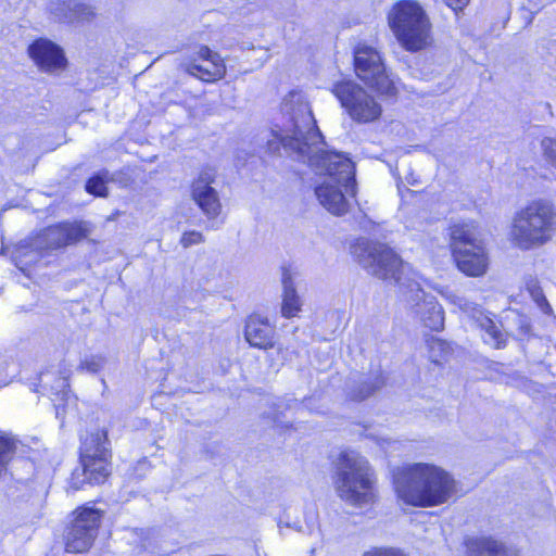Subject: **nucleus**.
<instances>
[{
    "label": "nucleus",
    "mask_w": 556,
    "mask_h": 556,
    "mask_svg": "<svg viewBox=\"0 0 556 556\" xmlns=\"http://www.w3.org/2000/svg\"><path fill=\"white\" fill-rule=\"evenodd\" d=\"M397 497L415 507L447 503L457 492V482L444 468L431 463H412L392 470Z\"/></svg>",
    "instance_id": "1"
},
{
    "label": "nucleus",
    "mask_w": 556,
    "mask_h": 556,
    "mask_svg": "<svg viewBox=\"0 0 556 556\" xmlns=\"http://www.w3.org/2000/svg\"><path fill=\"white\" fill-rule=\"evenodd\" d=\"M281 110L288 119L285 134L274 135V138L267 141V150L275 154L282 147L299 161L309 165V156L323 152L324 142L308 102L302 92L291 91L283 99Z\"/></svg>",
    "instance_id": "2"
},
{
    "label": "nucleus",
    "mask_w": 556,
    "mask_h": 556,
    "mask_svg": "<svg viewBox=\"0 0 556 556\" xmlns=\"http://www.w3.org/2000/svg\"><path fill=\"white\" fill-rule=\"evenodd\" d=\"M309 167L317 174L327 175L315 188L319 203L331 214L342 216L350 210L348 197H355V170L346 156L323 149L318 155L309 156Z\"/></svg>",
    "instance_id": "3"
},
{
    "label": "nucleus",
    "mask_w": 556,
    "mask_h": 556,
    "mask_svg": "<svg viewBox=\"0 0 556 556\" xmlns=\"http://www.w3.org/2000/svg\"><path fill=\"white\" fill-rule=\"evenodd\" d=\"M334 489L344 502L363 506L375 502L376 476L368 460L359 453H341L336 468Z\"/></svg>",
    "instance_id": "4"
},
{
    "label": "nucleus",
    "mask_w": 556,
    "mask_h": 556,
    "mask_svg": "<svg viewBox=\"0 0 556 556\" xmlns=\"http://www.w3.org/2000/svg\"><path fill=\"white\" fill-rule=\"evenodd\" d=\"M388 22L399 43L406 51L417 52L432 45V24L417 1L396 2L388 14Z\"/></svg>",
    "instance_id": "5"
},
{
    "label": "nucleus",
    "mask_w": 556,
    "mask_h": 556,
    "mask_svg": "<svg viewBox=\"0 0 556 556\" xmlns=\"http://www.w3.org/2000/svg\"><path fill=\"white\" fill-rule=\"evenodd\" d=\"M555 226L551 205L532 202L516 214L510 229L511 242L521 250H530L546 243Z\"/></svg>",
    "instance_id": "6"
},
{
    "label": "nucleus",
    "mask_w": 556,
    "mask_h": 556,
    "mask_svg": "<svg viewBox=\"0 0 556 556\" xmlns=\"http://www.w3.org/2000/svg\"><path fill=\"white\" fill-rule=\"evenodd\" d=\"M110 458L108 432L97 430L88 434L80 446V467L72 472L70 486L79 490L86 483H103L110 475Z\"/></svg>",
    "instance_id": "7"
},
{
    "label": "nucleus",
    "mask_w": 556,
    "mask_h": 556,
    "mask_svg": "<svg viewBox=\"0 0 556 556\" xmlns=\"http://www.w3.org/2000/svg\"><path fill=\"white\" fill-rule=\"evenodd\" d=\"M351 253L370 275L394 280L401 286L406 285L404 274L409 270V266L387 245L362 238L351 247Z\"/></svg>",
    "instance_id": "8"
},
{
    "label": "nucleus",
    "mask_w": 556,
    "mask_h": 556,
    "mask_svg": "<svg viewBox=\"0 0 556 556\" xmlns=\"http://www.w3.org/2000/svg\"><path fill=\"white\" fill-rule=\"evenodd\" d=\"M331 91L351 119L358 124L374 123L382 115L381 104L353 79L336 81Z\"/></svg>",
    "instance_id": "9"
},
{
    "label": "nucleus",
    "mask_w": 556,
    "mask_h": 556,
    "mask_svg": "<svg viewBox=\"0 0 556 556\" xmlns=\"http://www.w3.org/2000/svg\"><path fill=\"white\" fill-rule=\"evenodd\" d=\"M354 66L358 78L376 92L386 97L396 96V83L387 72L376 48L359 43L354 50Z\"/></svg>",
    "instance_id": "10"
},
{
    "label": "nucleus",
    "mask_w": 556,
    "mask_h": 556,
    "mask_svg": "<svg viewBox=\"0 0 556 556\" xmlns=\"http://www.w3.org/2000/svg\"><path fill=\"white\" fill-rule=\"evenodd\" d=\"M72 520L65 532V549L68 553L88 551L99 531L103 513L93 506H81L72 514Z\"/></svg>",
    "instance_id": "11"
},
{
    "label": "nucleus",
    "mask_w": 556,
    "mask_h": 556,
    "mask_svg": "<svg viewBox=\"0 0 556 556\" xmlns=\"http://www.w3.org/2000/svg\"><path fill=\"white\" fill-rule=\"evenodd\" d=\"M412 313L430 330L439 331L444 325V311L433 295L426 294L419 283H407Z\"/></svg>",
    "instance_id": "12"
},
{
    "label": "nucleus",
    "mask_w": 556,
    "mask_h": 556,
    "mask_svg": "<svg viewBox=\"0 0 556 556\" xmlns=\"http://www.w3.org/2000/svg\"><path fill=\"white\" fill-rule=\"evenodd\" d=\"M92 225L85 220L64 222L47 228L37 236V247L56 249L76 244L92 232Z\"/></svg>",
    "instance_id": "13"
},
{
    "label": "nucleus",
    "mask_w": 556,
    "mask_h": 556,
    "mask_svg": "<svg viewBox=\"0 0 556 556\" xmlns=\"http://www.w3.org/2000/svg\"><path fill=\"white\" fill-rule=\"evenodd\" d=\"M215 177L214 169L204 168L191 186V197L207 218L217 217L222 211L218 192L212 187Z\"/></svg>",
    "instance_id": "14"
},
{
    "label": "nucleus",
    "mask_w": 556,
    "mask_h": 556,
    "mask_svg": "<svg viewBox=\"0 0 556 556\" xmlns=\"http://www.w3.org/2000/svg\"><path fill=\"white\" fill-rule=\"evenodd\" d=\"M195 54L199 60L207 64H198L197 59H190L184 63L185 71L188 74L203 81H215L225 76L226 65L217 52L211 50L207 46H199Z\"/></svg>",
    "instance_id": "15"
},
{
    "label": "nucleus",
    "mask_w": 556,
    "mask_h": 556,
    "mask_svg": "<svg viewBox=\"0 0 556 556\" xmlns=\"http://www.w3.org/2000/svg\"><path fill=\"white\" fill-rule=\"evenodd\" d=\"M453 257L457 268L469 277L483 276L489 267V256L485 244L476 245L470 249H458L454 251Z\"/></svg>",
    "instance_id": "16"
},
{
    "label": "nucleus",
    "mask_w": 556,
    "mask_h": 556,
    "mask_svg": "<svg viewBox=\"0 0 556 556\" xmlns=\"http://www.w3.org/2000/svg\"><path fill=\"white\" fill-rule=\"evenodd\" d=\"M275 326L266 317L251 315L244 328L245 340L251 346L267 350L275 344Z\"/></svg>",
    "instance_id": "17"
},
{
    "label": "nucleus",
    "mask_w": 556,
    "mask_h": 556,
    "mask_svg": "<svg viewBox=\"0 0 556 556\" xmlns=\"http://www.w3.org/2000/svg\"><path fill=\"white\" fill-rule=\"evenodd\" d=\"M67 60L63 50L47 39H37V66L40 70L59 74L66 68Z\"/></svg>",
    "instance_id": "18"
},
{
    "label": "nucleus",
    "mask_w": 556,
    "mask_h": 556,
    "mask_svg": "<svg viewBox=\"0 0 556 556\" xmlns=\"http://www.w3.org/2000/svg\"><path fill=\"white\" fill-rule=\"evenodd\" d=\"M452 252L484 244L479 225L473 220L459 222L451 226Z\"/></svg>",
    "instance_id": "19"
},
{
    "label": "nucleus",
    "mask_w": 556,
    "mask_h": 556,
    "mask_svg": "<svg viewBox=\"0 0 556 556\" xmlns=\"http://www.w3.org/2000/svg\"><path fill=\"white\" fill-rule=\"evenodd\" d=\"M52 13L60 22L85 23L90 22L96 13L91 5L76 0H67L52 9Z\"/></svg>",
    "instance_id": "20"
},
{
    "label": "nucleus",
    "mask_w": 556,
    "mask_h": 556,
    "mask_svg": "<svg viewBox=\"0 0 556 556\" xmlns=\"http://www.w3.org/2000/svg\"><path fill=\"white\" fill-rule=\"evenodd\" d=\"M281 283V315L286 318H292L301 311L302 301L295 290L293 275L287 268L282 270Z\"/></svg>",
    "instance_id": "21"
},
{
    "label": "nucleus",
    "mask_w": 556,
    "mask_h": 556,
    "mask_svg": "<svg viewBox=\"0 0 556 556\" xmlns=\"http://www.w3.org/2000/svg\"><path fill=\"white\" fill-rule=\"evenodd\" d=\"M469 556H511V553L498 541L491 538L472 540L468 545Z\"/></svg>",
    "instance_id": "22"
},
{
    "label": "nucleus",
    "mask_w": 556,
    "mask_h": 556,
    "mask_svg": "<svg viewBox=\"0 0 556 556\" xmlns=\"http://www.w3.org/2000/svg\"><path fill=\"white\" fill-rule=\"evenodd\" d=\"M384 384L381 374L375 372L362 378L357 386L353 387L350 395L353 400L362 401L374 394Z\"/></svg>",
    "instance_id": "23"
},
{
    "label": "nucleus",
    "mask_w": 556,
    "mask_h": 556,
    "mask_svg": "<svg viewBox=\"0 0 556 556\" xmlns=\"http://www.w3.org/2000/svg\"><path fill=\"white\" fill-rule=\"evenodd\" d=\"M31 247V243H28L26 241L20 242L18 245H16V249L13 254L16 267L28 279L31 278L34 271L31 265L34 260V251Z\"/></svg>",
    "instance_id": "24"
},
{
    "label": "nucleus",
    "mask_w": 556,
    "mask_h": 556,
    "mask_svg": "<svg viewBox=\"0 0 556 556\" xmlns=\"http://www.w3.org/2000/svg\"><path fill=\"white\" fill-rule=\"evenodd\" d=\"M480 327L484 331V341L485 343L501 349L506 344L505 334L501 331V329L496 326V324L490 317H482L480 320Z\"/></svg>",
    "instance_id": "25"
},
{
    "label": "nucleus",
    "mask_w": 556,
    "mask_h": 556,
    "mask_svg": "<svg viewBox=\"0 0 556 556\" xmlns=\"http://www.w3.org/2000/svg\"><path fill=\"white\" fill-rule=\"evenodd\" d=\"M108 364V357L102 354L86 355L78 366V370L89 374L100 372Z\"/></svg>",
    "instance_id": "26"
},
{
    "label": "nucleus",
    "mask_w": 556,
    "mask_h": 556,
    "mask_svg": "<svg viewBox=\"0 0 556 556\" xmlns=\"http://www.w3.org/2000/svg\"><path fill=\"white\" fill-rule=\"evenodd\" d=\"M108 172L99 173L98 175H94L90 177L86 182V191L90 194L97 195V197H106L108 195V188H106V177Z\"/></svg>",
    "instance_id": "27"
},
{
    "label": "nucleus",
    "mask_w": 556,
    "mask_h": 556,
    "mask_svg": "<svg viewBox=\"0 0 556 556\" xmlns=\"http://www.w3.org/2000/svg\"><path fill=\"white\" fill-rule=\"evenodd\" d=\"M15 450V443L8 437L0 435V475L5 470Z\"/></svg>",
    "instance_id": "28"
},
{
    "label": "nucleus",
    "mask_w": 556,
    "mask_h": 556,
    "mask_svg": "<svg viewBox=\"0 0 556 556\" xmlns=\"http://www.w3.org/2000/svg\"><path fill=\"white\" fill-rule=\"evenodd\" d=\"M362 556H407L404 552H402L400 548L395 547H372L365 553H363Z\"/></svg>",
    "instance_id": "29"
},
{
    "label": "nucleus",
    "mask_w": 556,
    "mask_h": 556,
    "mask_svg": "<svg viewBox=\"0 0 556 556\" xmlns=\"http://www.w3.org/2000/svg\"><path fill=\"white\" fill-rule=\"evenodd\" d=\"M541 147L548 162L556 166V138H544L541 142Z\"/></svg>",
    "instance_id": "30"
},
{
    "label": "nucleus",
    "mask_w": 556,
    "mask_h": 556,
    "mask_svg": "<svg viewBox=\"0 0 556 556\" xmlns=\"http://www.w3.org/2000/svg\"><path fill=\"white\" fill-rule=\"evenodd\" d=\"M529 291L531 293L533 301L539 305V307L544 313L547 314L552 311L551 305L548 304L546 298L544 296L541 288H539L538 286H530Z\"/></svg>",
    "instance_id": "31"
},
{
    "label": "nucleus",
    "mask_w": 556,
    "mask_h": 556,
    "mask_svg": "<svg viewBox=\"0 0 556 556\" xmlns=\"http://www.w3.org/2000/svg\"><path fill=\"white\" fill-rule=\"evenodd\" d=\"M203 241V235L195 230L185 232L180 239V243L184 248H189L193 244H199Z\"/></svg>",
    "instance_id": "32"
},
{
    "label": "nucleus",
    "mask_w": 556,
    "mask_h": 556,
    "mask_svg": "<svg viewBox=\"0 0 556 556\" xmlns=\"http://www.w3.org/2000/svg\"><path fill=\"white\" fill-rule=\"evenodd\" d=\"M515 324L517 326L518 336L520 338L528 337L531 332V324L530 319L525 315H518L515 318Z\"/></svg>",
    "instance_id": "33"
},
{
    "label": "nucleus",
    "mask_w": 556,
    "mask_h": 556,
    "mask_svg": "<svg viewBox=\"0 0 556 556\" xmlns=\"http://www.w3.org/2000/svg\"><path fill=\"white\" fill-rule=\"evenodd\" d=\"M445 2L453 10H458L467 5L469 0H445Z\"/></svg>",
    "instance_id": "34"
},
{
    "label": "nucleus",
    "mask_w": 556,
    "mask_h": 556,
    "mask_svg": "<svg viewBox=\"0 0 556 556\" xmlns=\"http://www.w3.org/2000/svg\"><path fill=\"white\" fill-rule=\"evenodd\" d=\"M430 348L432 351L440 350L442 352H445L447 350L446 343H444L441 340H432L430 341Z\"/></svg>",
    "instance_id": "35"
},
{
    "label": "nucleus",
    "mask_w": 556,
    "mask_h": 556,
    "mask_svg": "<svg viewBox=\"0 0 556 556\" xmlns=\"http://www.w3.org/2000/svg\"><path fill=\"white\" fill-rule=\"evenodd\" d=\"M377 443L382 447L386 448L387 445H389L391 442L388 439L384 438H377Z\"/></svg>",
    "instance_id": "36"
},
{
    "label": "nucleus",
    "mask_w": 556,
    "mask_h": 556,
    "mask_svg": "<svg viewBox=\"0 0 556 556\" xmlns=\"http://www.w3.org/2000/svg\"><path fill=\"white\" fill-rule=\"evenodd\" d=\"M27 51H28V55H29V58H30L31 60H34V61H35V41H34V42H31V43L28 46Z\"/></svg>",
    "instance_id": "37"
},
{
    "label": "nucleus",
    "mask_w": 556,
    "mask_h": 556,
    "mask_svg": "<svg viewBox=\"0 0 556 556\" xmlns=\"http://www.w3.org/2000/svg\"><path fill=\"white\" fill-rule=\"evenodd\" d=\"M101 383L103 384V387H104L105 389L108 388V386H106V381H105V379H104V378H101Z\"/></svg>",
    "instance_id": "38"
},
{
    "label": "nucleus",
    "mask_w": 556,
    "mask_h": 556,
    "mask_svg": "<svg viewBox=\"0 0 556 556\" xmlns=\"http://www.w3.org/2000/svg\"><path fill=\"white\" fill-rule=\"evenodd\" d=\"M431 358H432V361H433L434 363H438V362H439V359L434 358V356H432V355H431Z\"/></svg>",
    "instance_id": "39"
}]
</instances>
